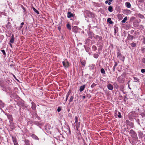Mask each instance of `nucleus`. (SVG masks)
Wrapping results in <instances>:
<instances>
[{"label":"nucleus","instance_id":"1","mask_svg":"<svg viewBox=\"0 0 145 145\" xmlns=\"http://www.w3.org/2000/svg\"><path fill=\"white\" fill-rule=\"evenodd\" d=\"M63 65L64 67L66 69L68 68L69 66V63L67 59L65 60L62 62Z\"/></svg>","mask_w":145,"mask_h":145},{"label":"nucleus","instance_id":"2","mask_svg":"<svg viewBox=\"0 0 145 145\" xmlns=\"http://www.w3.org/2000/svg\"><path fill=\"white\" fill-rule=\"evenodd\" d=\"M117 57L121 60L123 61L125 59V57L121 55V53L119 52L117 53Z\"/></svg>","mask_w":145,"mask_h":145},{"label":"nucleus","instance_id":"3","mask_svg":"<svg viewBox=\"0 0 145 145\" xmlns=\"http://www.w3.org/2000/svg\"><path fill=\"white\" fill-rule=\"evenodd\" d=\"M75 122L74 123V124H75V126L76 127H77L78 126H79V124H78L77 123V122L78 121V117L77 116H76L75 117Z\"/></svg>","mask_w":145,"mask_h":145},{"label":"nucleus","instance_id":"4","mask_svg":"<svg viewBox=\"0 0 145 145\" xmlns=\"http://www.w3.org/2000/svg\"><path fill=\"white\" fill-rule=\"evenodd\" d=\"M13 142L14 145H18L17 140L15 137H12Z\"/></svg>","mask_w":145,"mask_h":145},{"label":"nucleus","instance_id":"5","mask_svg":"<svg viewBox=\"0 0 145 145\" xmlns=\"http://www.w3.org/2000/svg\"><path fill=\"white\" fill-rule=\"evenodd\" d=\"M31 105H32V106H31V108L32 109L34 110H35L36 108V104L35 103H34V102H32L31 103Z\"/></svg>","mask_w":145,"mask_h":145},{"label":"nucleus","instance_id":"6","mask_svg":"<svg viewBox=\"0 0 145 145\" xmlns=\"http://www.w3.org/2000/svg\"><path fill=\"white\" fill-rule=\"evenodd\" d=\"M73 14L72 13H71V12H68L67 17L68 18H70L71 17H73Z\"/></svg>","mask_w":145,"mask_h":145},{"label":"nucleus","instance_id":"7","mask_svg":"<svg viewBox=\"0 0 145 145\" xmlns=\"http://www.w3.org/2000/svg\"><path fill=\"white\" fill-rule=\"evenodd\" d=\"M107 88L108 89L112 90L113 89V87L112 85L111 84H109L107 85Z\"/></svg>","mask_w":145,"mask_h":145},{"label":"nucleus","instance_id":"8","mask_svg":"<svg viewBox=\"0 0 145 145\" xmlns=\"http://www.w3.org/2000/svg\"><path fill=\"white\" fill-rule=\"evenodd\" d=\"M85 85H84L82 86H81L80 87L79 90L80 92H82L83 91L84 89H85Z\"/></svg>","mask_w":145,"mask_h":145},{"label":"nucleus","instance_id":"9","mask_svg":"<svg viewBox=\"0 0 145 145\" xmlns=\"http://www.w3.org/2000/svg\"><path fill=\"white\" fill-rule=\"evenodd\" d=\"M14 35H12L11 36V38L10 40V42L11 43H13L14 42Z\"/></svg>","mask_w":145,"mask_h":145},{"label":"nucleus","instance_id":"10","mask_svg":"<svg viewBox=\"0 0 145 145\" xmlns=\"http://www.w3.org/2000/svg\"><path fill=\"white\" fill-rule=\"evenodd\" d=\"M31 137L33 138L34 139L37 140H39V138H38V137L35 135L33 134H32V135H31Z\"/></svg>","mask_w":145,"mask_h":145},{"label":"nucleus","instance_id":"11","mask_svg":"<svg viewBox=\"0 0 145 145\" xmlns=\"http://www.w3.org/2000/svg\"><path fill=\"white\" fill-rule=\"evenodd\" d=\"M8 119L10 121H13V119L12 116L11 115H8L7 116Z\"/></svg>","mask_w":145,"mask_h":145},{"label":"nucleus","instance_id":"12","mask_svg":"<svg viewBox=\"0 0 145 145\" xmlns=\"http://www.w3.org/2000/svg\"><path fill=\"white\" fill-rule=\"evenodd\" d=\"M72 29L74 32H76L78 30V28L77 26H74L73 27Z\"/></svg>","mask_w":145,"mask_h":145},{"label":"nucleus","instance_id":"13","mask_svg":"<svg viewBox=\"0 0 145 145\" xmlns=\"http://www.w3.org/2000/svg\"><path fill=\"white\" fill-rule=\"evenodd\" d=\"M125 5L128 8H130L131 7V5L129 2H127L125 3Z\"/></svg>","mask_w":145,"mask_h":145},{"label":"nucleus","instance_id":"14","mask_svg":"<svg viewBox=\"0 0 145 145\" xmlns=\"http://www.w3.org/2000/svg\"><path fill=\"white\" fill-rule=\"evenodd\" d=\"M133 37H134L133 36L130 35H128V38L129 40H132L133 39Z\"/></svg>","mask_w":145,"mask_h":145},{"label":"nucleus","instance_id":"15","mask_svg":"<svg viewBox=\"0 0 145 145\" xmlns=\"http://www.w3.org/2000/svg\"><path fill=\"white\" fill-rule=\"evenodd\" d=\"M10 23L9 22H8L7 24L6 25V27L9 29L11 27Z\"/></svg>","mask_w":145,"mask_h":145},{"label":"nucleus","instance_id":"16","mask_svg":"<svg viewBox=\"0 0 145 145\" xmlns=\"http://www.w3.org/2000/svg\"><path fill=\"white\" fill-rule=\"evenodd\" d=\"M129 133L131 134V135H134L135 134V132L132 129H131Z\"/></svg>","mask_w":145,"mask_h":145},{"label":"nucleus","instance_id":"17","mask_svg":"<svg viewBox=\"0 0 145 145\" xmlns=\"http://www.w3.org/2000/svg\"><path fill=\"white\" fill-rule=\"evenodd\" d=\"M108 10L110 12H112L113 11V8L112 7L109 6L108 8Z\"/></svg>","mask_w":145,"mask_h":145},{"label":"nucleus","instance_id":"18","mask_svg":"<svg viewBox=\"0 0 145 145\" xmlns=\"http://www.w3.org/2000/svg\"><path fill=\"white\" fill-rule=\"evenodd\" d=\"M107 21L108 22H109L110 24H113V22L111 21V19L110 18H108L107 19Z\"/></svg>","mask_w":145,"mask_h":145},{"label":"nucleus","instance_id":"19","mask_svg":"<svg viewBox=\"0 0 145 145\" xmlns=\"http://www.w3.org/2000/svg\"><path fill=\"white\" fill-rule=\"evenodd\" d=\"M33 10H34V11L37 14H39V11L36 9L35 8L33 7Z\"/></svg>","mask_w":145,"mask_h":145},{"label":"nucleus","instance_id":"20","mask_svg":"<svg viewBox=\"0 0 145 145\" xmlns=\"http://www.w3.org/2000/svg\"><path fill=\"white\" fill-rule=\"evenodd\" d=\"M25 145H30L29 141L27 140H25Z\"/></svg>","mask_w":145,"mask_h":145},{"label":"nucleus","instance_id":"21","mask_svg":"<svg viewBox=\"0 0 145 145\" xmlns=\"http://www.w3.org/2000/svg\"><path fill=\"white\" fill-rule=\"evenodd\" d=\"M67 28L69 30H71V25L69 24H68L67 25Z\"/></svg>","mask_w":145,"mask_h":145},{"label":"nucleus","instance_id":"22","mask_svg":"<svg viewBox=\"0 0 145 145\" xmlns=\"http://www.w3.org/2000/svg\"><path fill=\"white\" fill-rule=\"evenodd\" d=\"M4 107V104L2 101H0V108Z\"/></svg>","mask_w":145,"mask_h":145},{"label":"nucleus","instance_id":"23","mask_svg":"<svg viewBox=\"0 0 145 145\" xmlns=\"http://www.w3.org/2000/svg\"><path fill=\"white\" fill-rule=\"evenodd\" d=\"M127 17H126L125 18H124L123 20L121 22L122 23H125L126 22V21L127 20Z\"/></svg>","mask_w":145,"mask_h":145},{"label":"nucleus","instance_id":"24","mask_svg":"<svg viewBox=\"0 0 145 145\" xmlns=\"http://www.w3.org/2000/svg\"><path fill=\"white\" fill-rule=\"evenodd\" d=\"M74 99V96H72L70 98L69 100V102H71Z\"/></svg>","mask_w":145,"mask_h":145},{"label":"nucleus","instance_id":"25","mask_svg":"<svg viewBox=\"0 0 145 145\" xmlns=\"http://www.w3.org/2000/svg\"><path fill=\"white\" fill-rule=\"evenodd\" d=\"M101 73H102V74H105V71L104 69H103V68L101 69Z\"/></svg>","mask_w":145,"mask_h":145},{"label":"nucleus","instance_id":"26","mask_svg":"<svg viewBox=\"0 0 145 145\" xmlns=\"http://www.w3.org/2000/svg\"><path fill=\"white\" fill-rule=\"evenodd\" d=\"M33 123L34 124H36L37 125H39L40 124V123L37 121H34Z\"/></svg>","mask_w":145,"mask_h":145},{"label":"nucleus","instance_id":"27","mask_svg":"<svg viewBox=\"0 0 145 145\" xmlns=\"http://www.w3.org/2000/svg\"><path fill=\"white\" fill-rule=\"evenodd\" d=\"M1 51L3 53V54L4 55H6V53L5 52V51L4 50H1Z\"/></svg>","mask_w":145,"mask_h":145},{"label":"nucleus","instance_id":"28","mask_svg":"<svg viewBox=\"0 0 145 145\" xmlns=\"http://www.w3.org/2000/svg\"><path fill=\"white\" fill-rule=\"evenodd\" d=\"M24 23L23 22L21 24L20 26V29H21L23 27V25H24Z\"/></svg>","mask_w":145,"mask_h":145},{"label":"nucleus","instance_id":"29","mask_svg":"<svg viewBox=\"0 0 145 145\" xmlns=\"http://www.w3.org/2000/svg\"><path fill=\"white\" fill-rule=\"evenodd\" d=\"M141 51L142 52H145V48L142 47L141 48Z\"/></svg>","mask_w":145,"mask_h":145},{"label":"nucleus","instance_id":"30","mask_svg":"<svg viewBox=\"0 0 145 145\" xmlns=\"http://www.w3.org/2000/svg\"><path fill=\"white\" fill-rule=\"evenodd\" d=\"M136 44L134 43H132L131 44V46L133 47H135L136 46Z\"/></svg>","mask_w":145,"mask_h":145},{"label":"nucleus","instance_id":"31","mask_svg":"<svg viewBox=\"0 0 145 145\" xmlns=\"http://www.w3.org/2000/svg\"><path fill=\"white\" fill-rule=\"evenodd\" d=\"M96 84L95 83H93L91 86V87L92 88H93L95 86H96Z\"/></svg>","mask_w":145,"mask_h":145},{"label":"nucleus","instance_id":"32","mask_svg":"<svg viewBox=\"0 0 145 145\" xmlns=\"http://www.w3.org/2000/svg\"><path fill=\"white\" fill-rule=\"evenodd\" d=\"M21 7L22 8V9L24 11H26V10L25 8L22 5H21Z\"/></svg>","mask_w":145,"mask_h":145},{"label":"nucleus","instance_id":"33","mask_svg":"<svg viewBox=\"0 0 145 145\" xmlns=\"http://www.w3.org/2000/svg\"><path fill=\"white\" fill-rule=\"evenodd\" d=\"M141 72L142 73H144L145 72V69H142L141 70Z\"/></svg>","mask_w":145,"mask_h":145},{"label":"nucleus","instance_id":"34","mask_svg":"<svg viewBox=\"0 0 145 145\" xmlns=\"http://www.w3.org/2000/svg\"><path fill=\"white\" fill-rule=\"evenodd\" d=\"M69 95H68V94H67L66 96V99H65V102H66L67 101V100L68 98L69 97Z\"/></svg>","mask_w":145,"mask_h":145},{"label":"nucleus","instance_id":"35","mask_svg":"<svg viewBox=\"0 0 145 145\" xmlns=\"http://www.w3.org/2000/svg\"><path fill=\"white\" fill-rule=\"evenodd\" d=\"M92 48L94 49V50H97V48L96 47L94 46H92Z\"/></svg>","mask_w":145,"mask_h":145},{"label":"nucleus","instance_id":"36","mask_svg":"<svg viewBox=\"0 0 145 145\" xmlns=\"http://www.w3.org/2000/svg\"><path fill=\"white\" fill-rule=\"evenodd\" d=\"M61 110V109L60 108L58 107L57 109V111L58 112H59Z\"/></svg>","mask_w":145,"mask_h":145},{"label":"nucleus","instance_id":"37","mask_svg":"<svg viewBox=\"0 0 145 145\" xmlns=\"http://www.w3.org/2000/svg\"><path fill=\"white\" fill-rule=\"evenodd\" d=\"M142 61L144 63H145V58H143L142 59Z\"/></svg>","mask_w":145,"mask_h":145},{"label":"nucleus","instance_id":"38","mask_svg":"<svg viewBox=\"0 0 145 145\" xmlns=\"http://www.w3.org/2000/svg\"><path fill=\"white\" fill-rule=\"evenodd\" d=\"M81 63L82 64V65H83L84 66H85V64H86V63L84 62H82V61H81Z\"/></svg>","mask_w":145,"mask_h":145},{"label":"nucleus","instance_id":"39","mask_svg":"<svg viewBox=\"0 0 145 145\" xmlns=\"http://www.w3.org/2000/svg\"><path fill=\"white\" fill-rule=\"evenodd\" d=\"M134 78L135 80H136V82H137L138 80V78L136 77H134Z\"/></svg>","mask_w":145,"mask_h":145},{"label":"nucleus","instance_id":"40","mask_svg":"<svg viewBox=\"0 0 145 145\" xmlns=\"http://www.w3.org/2000/svg\"><path fill=\"white\" fill-rule=\"evenodd\" d=\"M98 54H96L94 55V57L96 58H97L98 57Z\"/></svg>","mask_w":145,"mask_h":145},{"label":"nucleus","instance_id":"41","mask_svg":"<svg viewBox=\"0 0 145 145\" xmlns=\"http://www.w3.org/2000/svg\"><path fill=\"white\" fill-rule=\"evenodd\" d=\"M118 116L119 118H120L121 117V116L120 114V112H119V115H118Z\"/></svg>","mask_w":145,"mask_h":145},{"label":"nucleus","instance_id":"42","mask_svg":"<svg viewBox=\"0 0 145 145\" xmlns=\"http://www.w3.org/2000/svg\"><path fill=\"white\" fill-rule=\"evenodd\" d=\"M144 0H139V1L140 2L142 3L144 2Z\"/></svg>","mask_w":145,"mask_h":145},{"label":"nucleus","instance_id":"43","mask_svg":"<svg viewBox=\"0 0 145 145\" xmlns=\"http://www.w3.org/2000/svg\"><path fill=\"white\" fill-rule=\"evenodd\" d=\"M61 29V27L60 26H59L58 27V29L60 31V29Z\"/></svg>","mask_w":145,"mask_h":145},{"label":"nucleus","instance_id":"44","mask_svg":"<svg viewBox=\"0 0 145 145\" xmlns=\"http://www.w3.org/2000/svg\"><path fill=\"white\" fill-rule=\"evenodd\" d=\"M71 92L70 90L67 93V94H68V95H69L70 94Z\"/></svg>","mask_w":145,"mask_h":145},{"label":"nucleus","instance_id":"45","mask_svg":"<svg viewBox=\"0 0 145 145\" xmlns=\"http://www.w3.org/2000/svg\"><path fill=\"white\" fill-rule=\"evenodd\" d=\"M117 63H115V64L114 65V67H116L117 66Z\"/></svg>","mask_w":145,"mask_h":145},{"label":"nucleus","instance_id":"46","mask_svg":"<svg viewBox=\"0 0 145 145\" xmlns=\"http://www.w3.org/2000/svg\"><path fill=\"white\" fill-rule=\"evenodd\" d=\"M115 67H114H114H113V70L114 71H115Z\"/></svg>","mask_w":145,"mask_h":145},{"label":"nucleus","instance_id":"47","mask_svg":"<svg viewBox=\"0 0 145 145\" xmlns=\"http://www.w3.org/2000/svg\"><path fill=\"white\" fill-rule=\"evenodd\" d=\"M82 97H83V98L84 99H85V98H86V97H85V96H82Z\"/></svg>","mask_w":145,"mask_h":145},{"label":"nucleus","instance_id":"48","mask_svg":"<svg viewBox=\"0 0 145 145\" xmlns=\"http://www.w3.org/2000/svg\"><path fill=\"white\" fill-rule=\"evenodd\" d=\"M108 3V1H106L105 2V3L106 4H107Z\"/></svg>","mask_w":145,"mask_h":145},{"label":"nucleus","instance_id":"49","mask_svg":"<svg viewBox=\"0 0 145 145\" xmlns=\"http://www.w3.org/2000/svg\"><path fill=\"white\" fill-rule=\"evenodd\" d=\"M108 3V5H110L111 3L110 2Z\"/></svg>","mask_w":145,"mask_h":145},{"label":"nucleus","instance_id":"50","mask_svg":"<svg viewBox=\"0 0 145 145\" xmlns=\"http://www.w3.org/2000/svg\"><path fill=\"white\" fill-rule=\"evenodd\" d=\"M144 43H145V38H144Z\"/></svg>","mask_w":145,"mask_h":145},{"label":"nucleus","instance_id":"51","mask_svg":"<svg viewBox=\"0 0 145 145\" xmlns=\"http://www.w3.org/2000/svg\"><path fill=\"white\" fill-rule=\"evenodd\" d=\"M113 0H109V1L110 2H112Z\"/></svg>","mask_w":145,"mask_h":145},{"label":"nucleus","instance_id":"52","mask_svg":"<svg viewBox=\"0 0 145 145\" xmlns=\"http://www.w3.org/2000/svg\"><path fill=\"white\" fill-rule=\"evenodd\" d=\"M10 46L11 47H12V44H10Z\"/></svg>","mask_w":145,"mask_h":145},{"label":"nucleus","instance_id":"53","mask_svg":"<svg viewBox=\"0 0 145 145\" xmlns=\"http://www.w3.org/2000/svg\"><path fill=\"white\" fill-rule=\"evenodd\" d=\"M114 33H116V29L115 30V32H114Z\"/></svg>","mask_w":145,"mask_h":145},{"label":"nucleus","instance_id":"54","mask_svg":"<svg viewBox=\"0 0 145 145\" xmlns=\"http://www.w3.org/2000/svg\"><path fill=\"white\" fill-rule=\"evenodd\" d=\"M143 17H144V16H143V15H142V16H141V18H143Z\"/></svg>","mask_w":145,"mask_h":145},{"label":"nucleus","instance_id":"55","mask_svg":"<svg viewBox=\"0 0 145 145\" xmlns=\"http://www.w3.org/2000/svg\"><path fill=\"white\" fill-rule=\"evenodd\" d=\"M129 89H131V88H130L129 87Z\"/></svg>","mask_w":145,"mask_h":145}]
</instances>
